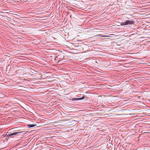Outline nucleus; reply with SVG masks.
I'll return each instance as SVG.
<instances>
[{
  "label": "nucleus",
  "mask_w": 150,
  "mask_h": 150,
  "mask_svg": "<svg viewBox=\"0 0 150 150\" xmlns=\"http://www.w3.org/2000/svg\"><path fill=\"white\" fill-rule=\"evenodd\" d=\"M80 100V98H73L71 99V100L73 101L75 100Z\"/></svg>",
  "instance_id": "nucleus-5"
},
{
  "label": "nucleus",
  "mask_w": 150,
  "mask_h": 150,
  "mask_svg": "<svg viewBox=\"0 0 150 150\" xmlns=\"http://www.w3.org/2000/svg\"><path fill=\"white\" fill-rule=\"evenodd\" d=\"M86 98H87L86 96L85 95H84V96L83 95L82 97L80 98V100H84V99H85Z\"/></svg>",
  "instance_id": "nucleus-6"
},
{
  "label": "nucleus",
  "mask_w": 150,
  "mask_h": 150,
  "mask_svg": "<svg viewBox=\"0 0 150 150\" xmlns=\"http://www.w3.org/2000/svg\"><path fill=\"white\" fill-rule=\"evenodd\" d=\"M127 25H132L134 24V22L132 20H127L126 21Z\"/></svg>",
  "instance_id": "nucleus-2"
},
{
  "label": "nucleus",
  "mask_w": 150,
  "mask_h": 150,
  "mask_svg": "<svg viewBox=\"0 0 150 150\" xmlns=\"http://www.w3.org/2000/svg\"><path fill=\"white\" fill-rule=\"evenodd\" d=\"M26 132H25V131L24 132H14L12 133H11L10 134H6V136L9 138V137L11 138L13 137V136L14 135H18V134H25Z\"/></svg>",
  "instance_id": "nucleus-1"
},
{
  "label": "nucleus",
  "mask_w": 150,
  "mask_h": 150,
  "mask_svg": "<svg viewBox=\"0 0 150 150\" xmlns=\"http://www.w3.org/2000/svg\"><path fill=\"white\" fill-rule=\"evenodd\" d=\"M36 126L35 124H28V127H32Z\"/></svg>",
  "instance_id": "nucleus-3"
},
{
  "label": "nucleus",
  "mask_w": 150,
  "mask_h": 150,
  "mask_svg": "<svg viewBox=\"0 0 150 150\" xmlns=\"http://www.w3.org/2000/svg\"><path fill=\"white\" fill-rule=\"evenodd\" d=\"M121 25L122 26L124 25H127V21H126L125 22H123L120 23Z\"/></svg>",
  "instance_id": "nucleus-4"
},
{
  "label": "nucleus",
  "mask_w": 150,
  "mask_h": 150,
  "mask_svg": "<svg viewBox=\"0 0 150 150\" xmlns=\"http://www.w3.org/2000/svg\"><path fill=\"white\" fill-rule=\"evenodd\" d=\"M104 36V37H106V36Z\"/></svg>",
  "instance_id": "nucleus-7"
}]
</instances>
